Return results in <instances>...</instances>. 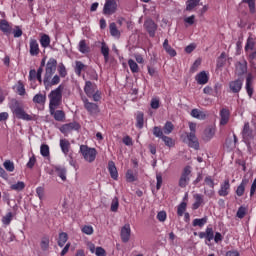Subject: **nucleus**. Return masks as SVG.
<instances>
[{"label":"nucleus","mask_w":256,"mask_h":256,"mask_svg":"<svg viewBox=\"0 0 256 256\" xmlns=\"http://www.w3.org/2000/svg\"><path fill=\"white\" fill-rule=\"evenodd\" d=\"M199 239H205V245H211L210 243L213 241L215 243H221L223 241V235L221 232H216L213 230V227H207L205 232L198 233Z\"/></svg>","instance_id":"f257e3e1"},{"label":"nucleus","mask_w":256,"mask_h":256,"mask_svg":"<svg viewBox=\"0 0 256 256\" xmlns=\"http://www.w3.org/2000/svg\"><path fill=\"white\" fill-rule=\"evenodd\" d=\"M10 109L13 115L16 117V119H21L22 121H33V116L25 112L23 104H21L19 101L15 100L11 104Z\"/></svg>","instance_id":"f03ea898"},{"label":"nucleus","mask_w":256,"mask_h":256,"mask_svg":"<svg viewBox=\"0 0 256 256\" xmlns=\"http://www.w3.org/2000/svg\"><path fill=\"white\" fill-rule=\"evenodd\" d=\"M49 109L59 107L63 103V85H59L48 94Z\"/></svg>","instance_id":"7ed1b4c3"},{"label":"nucleus","mask_w":256,"mask_h":256,"mask_svg":"<svg viewBox=\"0 0 256 256\" xmlns=\"http://www.w3.org/2000/svg\"><path fill=\"white\" fill-rule=\"evenodd\" d=\"M80 153L88 163H93L97 159V149L90 148L87 145L80 146Z\"/></svg>","instance_id":"20e7f679"},{"label":"nucleus","mask_w":256,"mask_h":256,"mask_svg":"<svg viewBox=\"0 0 256 256\" xmlns=\"http://www.w3.org/2000/svg\"><path fill=\"white\" fill-rule=\"evenodd\" d=\"M61 83V77L57 74H44L43 85L46 91H49L55 85H59Z\"/></svg>","instance_id":"39448f33"},{"label":"nucleus","mask_w":256,"mask_h":256,"mask_svg":"<svg viewBox=\"0 0 256 256\" xmlns=\"http://www.w3.org/2000/svg\"><path fill=\"white\" fill-rule=\"evenodd\" d=\"M241 133L244 143L247 145V147H251V141L255 139V135L253 134V129L251 128L249 122L244 123Z\"/></svg>","instance_id":"423d86ee"},{"label":"nucleus","mask_w":256,"mask_h":256,"mask_svg":"<svg viewBox=\"0 0 256 256\" xmlns=\"http://www.w3.org/2000/svg\"><path fill=\"white\" fill-rule=\"evenodd\" d=\"M81 129V124H79L77 121H73L67 124H63L60 128L59 131L60 133H63L65 137L69 135V133H72V131H79Z\"/></svg>","instance_id":"0eeeda50"},{"label":"nucleus","mask_w":256,"mask_h":256,"mask_svg":"<svg viewBox=\"0 0 256 256\" xmlns=\"http://www.w3.org/2000/svg\"><path fill=\"white\" fill-rule=\"evenodd\" d=\"M117 7V0H105L103 15H115V13H117Z\"/></svg>","instance_id":"6e6552de"},{"label":"nucleus","mask_w":256,"mask_h":256,"mask_svg":"<svg viewBox=\"0 0 256 256\" xmlns=\"http://www.w3.org/2000/svg\"><path fill=\"white\" fill-rule=\"evenodd\" d=\"M84 108L88 111L89 115H97L99 113V105L89 102V99H82Z\"/></svg>","instance_id":"1a4fd4ad"},{"label":"nucleus","mask_w":256,"mask_h":256,"mask_svg":"<svg viewBox=\"0 0 256 256\" xmlns=\"http://www.w3.org/2000/svg\"><path fill=\"white\" fill-rule=\"evenodd\" d=\"M157 23L152 19H147L144 22V29L147 31L150 37H155V33H157Z\"/></svg>","instance_id":"9d476101"},{"label":"nucleus","mask_w":256,"mask_h":256,"mask_svg":"<svg viewBox=\"0 0 256 256\" xmlns=\"http://www.w3.org/2000/svg\"><path fill=\"white\" fill-rule=\"evenodd\" d=\"M189 175H191V166H186L181 174L179 187H187V184L189 183Z\"/></svg>","instance_id":"9b49d317"},{"label":"nucleus","mask_w":256,"mask_h":256,"mask_svg":"<svg viewBox=\"0 0 256 256\" xmlns=\"http://www.w3.org/2000/svg\"><path fill=\"white\" fill-rule=\"evenodd\" d=\"M56 71H57V59L49 58L45 66L44 75H55Z\"/></svg>","instance_id":"f8f14e48"},{"label":"nucleus","mask_w":256,"mask_h":256,"mask_svg":"<svg viewBox=\"0 0 256 256\" xmlns=\"http://www.w3.org/2000/svg\"><path fill=\"white\" fill-rule=\"evenodd\" d=\"M231 191V183L229 178L225 179L223 183L220 184V189L218 190V195L220 197H227Z\"/></svg>","instance_id":"ddd939ff"},{"label":"nucleus","mask_w":256,"mask_h":256,"mask_svg":"<svg viewBox=\"0 0 256 256\" xmlns=\"http://www.w3.org/2000/svg\"><path fill=\"white\" fill-rule=\"evenodd\" d=\"M229 89L231 93H239L243 89V79L238 78L229 82Z\"/></svg>","instance_id":"4468645a"},{"label":"nucleus","mask_w":256,"mask_h":256,"mask_svg":"<svg viewBox=\"0 0 256 256\" xmlns=\"http://www.w3.org/2000/svg\"><path fill=\"white\" fill-rule=\"evenodd\" d=\"M120 237L122 239V243H129V239H131V225L125 224L122 227Z\"/></svg>","instance_id":"2eb2a0df"},{"label":"nucleus","mask_w":256,"mask_h":256,"mask_svg":"<svg viewBox=\"0 0 256 256\" xmlns=\"http://www.w3.org/2000/svg\"><path fill=\"white\" fill-rule=\"evenodd\" d=\"M29 47H30L29 53L31 57H37V55L41 53V49H39V42H37L36 39H33V38L30 39Z\"/></svg>","instance_id":"dca6fc26"},{"label":"nucleus","mask_w":256,"mask_h":256,"mask_svg":"<svg viewBox=\"0 0 256 256\" xmlns=\"http://www.w3.org/2000/svg\"><path fill=\"white\" fill-rule=\"evenodd\" d=\"M50 115L54 117L55 121L63 122L65 121V111L57 110V107L49 108Z\"/></svg>","instance_id":"f3484780"},{"label":"nucleus","mask_w":256,"mask_h":256,"mask_svg":"<svg viewBox=\"0 0 256 256\" xmlns=\"http://www.w3.org/2000/svg\"><path fill=\"white\" fill-rule=\"evenodd\" d=\"M0 31H2L4 35L9 36L13 33V27L9 24V21L2 19L0 20Z\"/></svg>","instance_id":"a211bd4d"},{"label":"nucleus","mask_w":256,"mask_h":256,"mask_svg":"<svg viewBox=\"0 0 256 256\" xmlns=\"http://www.w3.org/2000/svg\"><path fill=\"white\" fill-rule=\"evenodd\" d=\"M187 139H188V147H191L192 149H195L196 151H198L199 139H197V136L193 133H188Z\"/></svg>","instance_id":"6ab92c4d"},{"label":"nucleus","mask_w":256,"mask_h":256,"mask_svg":"<svg viewBox=\"0 0 256 256\" xmlns=\"http://www.w3.org/2000/svg\"><path fill=\"white\" fill-rule=\"evenodd\" d=\"M231 117V112H229V109L222 108L220 110V125L225 126L227 123H229V119Z\"/></svg>","instance_id":"aec40b11"},{"label":"nucleus","mask_w":256,"mask_h":256,"mask_svg":"<svg viewBox=\"0 0 256 256\" xmlns=\"http://www.w3.org/2000/svg\"><path fill=\"white\" fill-rule=\"evenodd\" d=\"M198 85H207L209 83V74L206 71H201L195 76Z\"/></svg>","instance_id":"412c9836"},{"label":"nucleus","mask_w":256,"mask_h":256,"mask_svg":"<svg viewBox=\"0 0 256 256\" xmlns=\"http://www.w3.org/2000/svg\"><path fill=\"white\" fill-rule=\"evenodd\" d=\"M108 171L111 179H113L114 181H117L119 179V172L117 171V166H115V162H108Z\"/></svg>","instance_id":"4be33fe9"},{"label":"nucleus","mask_w":256,"mask_h":256,"mask_svg":"<svg viewBox=\"0 0 256 256\" xmlns=\"http://www.w3.org/2000/svg\"><path fill=\"white\" fill-rule=\"evenodd\" d=\"M97 90V84L91 82V81H86L85 86H84V92L86 93L87 97L91 98L93 93Z\"/></svg>","instance_id":"5701e85b"},{"label":"nucleus","mask_w":256,"mask_h":256,"mask_svg":"<svg viewBox=\"0 0 256 256\" xmlns=\"http://www.w3.org/2000/svg\"><path fill=\"white\" fill-rule=\"evenodd\" d=\"M235 73L238 75V77L245 75V73H247V61L237 62Z\"/></svg>","instance_id":"b1692460"},{"label":"nucleus","mask_w":256,"mask_h":256,"mask_svg":"<svg viewBox=\"0 0 256 256\" xmlns=\"http://www.w3.org/2000/svg\"><path fill=\"white\" fill-rule=\"evenodd\" d=\"M246 92L249 97H253V74H248L246 77Z\"/></svg>","instance_id":"393cba45"},{"label":"nucleus","mask_w":256,"mask_h":256,"mask_svg":"<svg viewBox=\"0 0 256 256\" xmlns=\"http://www.w3.org/2000/svg\"><path fill=\"white\" fill-rule=\"evenodd\" d=\"M60 148L62 153H64V155H69V151L71 149V142H69V140L67 139H60Z\"/></svg>","instance_id":"a878e982"},{"label":"nucleus","mask_w":256,"mask_h":256,"mask_svg":"<svg viewBox=\"0 0 256 256\" xmlns=\"http://www.w3.org/2000/svg\"><path fill=\"white\" fill-rule=\"evenodd\" d=\"M32 101L36 105H45L47 102V95L38 93L33 97Z\"/></svg>","instance_id":"bb28decb"},{"label":"nucleus","mask_w":256,"mask_h":256,"mask_svg":"<svg viewBox=\"0 0 256 256\" xmlns=\"http://www.w3.org/2000/svg\"><path fill=\"white\" fill-rule=\"evenodd\" d=\"M55 172L62 181H67V168L63 166H55Z\"/></svg>","instance_id":"cd10ccee"},{"label":"nucleus","mask_w":256,"mask_h":256,"mask_svg":"<svg viewBox=\"0 0 256 256\" xmlns=\"http://www.w3.org/2000/svg\"><path fill=\"white\" fill-rule=\"evenodd\" d=\"M144 125H145V114H143V112H137V115H136L137 129H143Z\"/></svg>","instance_id":"c85d7f7f"},{"label":"nucleus","mask_w":256,"mask_h":256,"mask_svg":"<svg viewBox=\"0 0 256 256\" xmlns=\"http://www.w3.org/2000/svg\"><path fill=\"white\" fill-rule=\"evenodd\" d=\"M49 243H51V239L48 235H44L40 241V248L42 251H49Z\"/></svg>","instance_id":"c756f323"},{"label":"nucleus","mask_w":256,"mask_h":256,"mask_svg":"<svg viewBox=\"0 0 256 256\" xmlns=\"http://www.w3.org/2000/svg\"><path fill=\"white\" fill-rule=\"evenodd\" d=\"M195 202L192 204L193 211H197L201 205H203V195L201 194H194Z\"/></svg>","instance_id":"7c9ffc66"},{"label":"nucleus","mask_w":256,"mask_h":256,"mask_svg":"<svg viewBox=\"0 0 256 256\" xmlns=\"http://www.w3.org/2000/svg\"><path fill=\"white\" fill-rule=\"evenodd\" d=\"M109 31L112 37H116V39H119V37H121V32L119 31V29H117V24L115 22L110 23Z\"/></svg>","instance_id":"2f4dec72"},{"label":"nucleus","mask_w":256,"mask_h":256,"mask_svg":"<svg viewBox=\"0 0 256 256\" xmlns=\"http://www.w3.org/2000/svg\"><path fill=\"white\" fill-rule=\"evenodd\" d=\"M40 45L43 49H47L51 45V37L47 34H42L40 37Z\"/></svg>","instance_id":"473e14b6"},{"label":"nucleus","mask_w":256,"mask_h":256,"mask_svg":"<svg viewBox=\"0 0 256 256\" xmlns=\"http://www.w3.org/2000/svg\"><path fill=\"white\" fill-rule=\"evenodd\" d=\"M100 51L104 57L105 63H109V46H107V43L102 42Z\"/></svg>","instance_id":"72a5a7b5"},{"label":"nucleus","mask_w":256,"mask_h":256,"mask_svg":"<svg viewBox=\"0 0 256 256\" xmlns=\"http://www.w3.org/2000/svg\"><path fill=\"white\" fill-rule=\"evenodd\" d=\"M75 65H76L75 68H74L75 74L78 77H81V73L83 71H85V69H87V66L85 64H83V62H81V61H76Z\"/></svg>","instance_id":"f704fd0d"},{"label":"nucleus","mask_w":256,"mask_h":256,"mask_svg":"<svg viewBox=\"0 0 256 256\" xmlns=\"http://www.w3.org/2000/svg\"><path fill=\"white\" fill-rule=\"evenodd\" d=\"M207 221H208L207 216L203 218H196L193 220L192 225L193 227H200V229H202V227H205Z\"/></svg>","instance_id":"c9c22d12"},{"label":"nucleus","mask_w":256,"mask_h":256,"mask_svg":"<svg viewBox=\"0 0 256 256\" xmlns=\"http://www.w3.org/2000/svg\"><path fill=\"white\" fill-rule=\"evenodd\" d=\"M247 183H248L247 179H243L242 182L240 183V185L237 187L236 195L238 197H243V195H245V187H246Z\"/></svg>","instance_id":"e433bc0d"},{"label":"nucleus","mask_w":256,"mask_h":256,"mask_svg":"<svg viewBox=\"0 0 256 256\" xmlns=\"http://www.w3.org/2000/svg\"><path fill=\"white\" fill-rule=\"evenodd\" d=\"M212 137H215V129L214 128H206L204 130V135H203L204 141H211Z\"/></svg>","instance_id":"4c0bfd02"},{"label":"nucleus","mask_w":256,"mask_h":256,"mask_svg":"<svg viewBox=\"0 0 256 256\" xmlns=\"http://www.w3.org/2000/svg\"><path fill=\"white\" fill-rule=\"evenodd\" d=\"M253 49H255V39H253V37H248L244 51L248 53L249 51H253Z\"/></svg>","instance_id":"58836bf2"},{"label":"nucleus","mask_w":256,"mask_h":256,"mask_svg":"<svg viewBox=\"0 0 256 256\" xmlns=\"http://www.w3.org/2000/svg\"><path fill=\"white\" fill-rule=\"evenodd\" d=\"M201 0H187L186 1V11H193L195 7H199Z\"/></svg>","instance_id":"ea45409f"},{"label":"nucleus","mask_w":256,"mask_h":256,"mask_svg":"<svg viewBox=\"0 0 256 256\" xmlns=\"http://www.w3.org/2000/svg\"><path fill=\"white\" fill-rule=\"evenodd\" d=\"M191 117H194V119H206L207 115L203 113V111H200L199 109L195 108L191 111Z\"/></svg>","instance_id":"a19ab883"},{"label":"nucleus","mask_w":256,"mask_h":256,"mask_svg":"<svg viewBox=\"0 0 256 256\" xmlns=\"http://www.w3.org/2000/svg\"><path fill=\"white\" fill-rule=\"evenodd\" d=\"M69 236L65 232H61L58 237V246L65 247V243H67Z\"/></svg>","instance_id":"79ce46f5"},{"label":"nucleus","mask_w":256,"mask_h":256,"mask_svg":"<svg viewBox=\"0 0 256 256\" xmlns=\"http://www.w3.org/2000/svg\"><path fill=\"white\" fill-rule=\"evenodd\" d=\"M173 129H175V125H173V122L171 121H167L163 127L165 135H171V133H173Z\"/></svg>","instance_id":"37998d69"},{"label":"nucleus","mask_w":256,"mask_h":256,"mask_svg":"<svg viewBox=\"0 0 256 256\" xmlns=\"http://www.w3.org/2000/svg\"><path fill=\"white\" fill-rule=\"evenodd\" d=\"M3 167L9 173H13V171H15V163H13V161H11V160L4 161Z\"/></svg>","instance_id":"c03bdc74"},{"label":"nucleus","mask_w":256,"mask_h":256,"mask_svg":"<svg viewBox=\"0 0 256 256\" xmlns=\"http://www.w3.org/2000/svg\"><path fill=\"white\" fill-rule=\"evenodd\" d=\"M10 189L12 191H23V189H25V182L23 181H18L17 183L15 184H12L10 186Z\"/></svg>","instance_id":"a18cd8bd"},{"label":"nucleus","mask_w":256,"mask_h":256,"mask_svg":"<svg viewBox=\"0 0 256 256\" xmlns=\"http://www.w3.org/2000/svg\"><path fill=\"white\" fill-rule=\"evenodd\" d=\"M128 65L132 73H139V65L137 64V62H135V60L129 59Z\"/></svg>","instance_id":"49530a36"},{"label":"nucleus","mask_w":256,"mask_h":256,"mask_svg":"<svg viewBox=\"0 0 256 256\" xmlns=\"http://www.w3.org/2000/svg\"><path fill=\"white\" fill-rule=\"evenodd\" d=\"M226 54L225 52H222L221 55L218 57L217 59V68L218 69H221V67H223L227 61V58H226Z\"/></svg>","instance_id":"de8ad7c7"},{"label":"nucleus","mask_w":256,"mask_h":256,"mask_svg":"<svg viewBox=\"0 0 256 256\" xmlns=\"http://www.w3.org/2000/svg\"><path fill=\"white\" fill-rule=\"evenodd\" d=\"M185 211H187V204H186V202H181L177 207L178 217H183Z\"/></svg>","instance_id":"09e8293b"},{"label":"nucleus","mask_w":256,"mask_h":256,"mask_svg":"<svg viewBox=\"0 0 256 256\" xmlns=\"http://www.w3.org/2000/svg\"><path fill=\"white\" fill-rule=\"evenodd\" d=\"M58 76L62 77V79H65L67 77V68L65 67V64L60 63L58 65Z\"/></svg>","instance_id":"8fccbe9b"},{"label":"nucleus","mask_w":256,"mask_h":256,"mask_svg":"<svg viewBox=\"0 0 256 256\" xmlns=\"http://www.w3.org/2000/svg\"><path fill=\"white\" fill-rule=\"evenodd\" d=\"M16 90H17L18 95H20L21 97H23L27 93L25 91V84H23L22 81H18Z\"/></svg>","instance_id":"3c124183"},{"label":"nucleus","mask_w":256,"mask_h":256,"mask_svg":"<svg viewBox=\"0 0 256 256\" xmlns=\"http://www.w3.org/2000/svg\"><path fill=\"white\" fill-rule=\"evenodd\" d=\"M11 221H13V212H8L5 216L2 217L3 225H11Z\"/></svg>","instance_id":"603ef678"},{"label":"nucleus","mask_w":256,"mask_h":256,"mask_svg":"<svg viewBox=\"0 0 256 256\" xmlns=\"http://www.w3.org/2000/svg\"><path fill=\"white\" fill-rule=\"evenodd\" d=\"M78 50L80 53H89V46H87V42L85 40H81L79 42Z\"/></svg>","instance_id":"864d4df0"},{"label":"nucleus","mask_w":256,"mask_h":256,"mask_svg":"<svg viewBox=\"0 0 256 256\" xmlns=\"http://www.w3.org/2000/svg\"><path fill=\"white\" fill-rule=\"evenodd\" d=\"M126 181L128 183H134V181H137V177H135V174L133 173V170H127L126 172Z\"/></svg>","instance_id":"5fc2aeb1"},{"label":"nucleus","mask_w":256,"mask_h":256,"mask_svg":"<svg viewBox=\"0 0 256 256\" xmlns=\"http://www.w3.org/2000/svg\"><path fill=\"white\" fill-rule=\"evenodd\" d=\"M40 153H41L42 157H49V155H51V153L49 151V145L42 144L40 147Z\"/></svg>","instance_id":"6e6d98bb"},{"label":"nucleus","mask_w":256,"mask_h":256,"mask_svg":"<svg viewBox=\"0 0 256 256\" xmlns=\"http://www.w3.org/2000/svg\"><path fill=\"white\" fill-rule=\"evenodd\" d=\"M245 215H247V208L245 206H240L236 213V217H238V219H243Z\"/></svg>","instance_id":"4d7b16f0"},{"label":"nucleus","mask_w":256,"mask_h":256,"mask_svg":"<svg viewBox=\"0 0 256 256\" xmlns=\"http://www.w3.org/2000/svg\"><path fill=\"white\" fill-rule=\"evenodd\" d=\"M163 130L161 129V127H159V126H155L154 128H153V135H154V137H158L159 139H162V138H164L165 137V135H163Z\"/></svg>","instance_id":"13d9d810"},{"label":"nucleus","mask_w":256,"mask_h":256,"mask_svg":"<svg viewBox=\"0 0 256 256\" xmlns=\"http://www.w3.org/2000/svg\"><path fill=\"white\" fill-rule=\"evenodd\" d=\"M242 3H246L249 7L250 13L255 14V0H242Z\"/></svg>","instance_id":"bf43d9fd"},{"label":"nucleus","mask_w":256,"mask_h":256,"mask_svg":"<svg viewBox=\"0 0 256 256\" xmlns=\"http://www.w3.org/2000/svg\"><path fill=\"white\" fill-rule=\"evenodd\" d=\"M161 139L165 143L166 147H175V142L173 141V138L169 136H164Z\"/></svg>","instance_id":"052dcab7"},{"label":"nucleus","mask_w":256,"mask_h":256,"mask_svg":"<svg viewBox=\"0 0 256 256\" xmlns=\"http://www.w3.org/2000/svg\"><path fill=\"white\" fill-rule=\"evenodd\" d=\"M118 210H119V198L114 197L111 203V211L113 213H117Z\"/></svg>","instance_id":"680f3d73"},{"label":"nucleus","mask_w":256,"mask_h":256,"mask_svg":"<svg viewBox=\"0 0 256 256\" xmlns=\"http://www.w3.org/2000/svg\"><path fill=\"white\" fill-rule=\"evenodd\" d=\"M223 85H221V83H216L214 85V89H213V97H219L221 95V89H222Z\"/></svg>","instance_id":"e2e57ef3"},{"label":"nucleus","mask_w":256,"mask_h":256,"mask_svg":"<svg viewBox=\"0 0 256 256\" xmlns=\"http://www.w3.org/2000/svg\"><path fill=\"white\" fill-rule=\"evenodd\" d=\"M82 233H84L85 235H93V226L91 225H85L82 227L81 229Z\"/></svg>","instance_id":"0e129e2a"},{"label":"nucleus","mask_w":256,"mask_h":256,"mask_svg":"<svg viewBox=\"0 0 256 256\" xmlns=\"http://www.w3.org/2000/svg\"><path fill=\"white\" fill-rule=\"evenodd\" d=\"M36 195H38L40 201H43L45 199V188L39 186L36 188Z\"/></svg>","instance_id":"69168bd1"},{"label":"nucleus","mask_w":256,"mask_h":256,"mask_svg":"<svg viewBox=\"0 0 256 256\" xmlns=\"http://www.w3.org/2000/svg\"><path fill=\"white\" fill-rule=\"evenodd\" d=\"M157 219L158 221H160V223H165V221H167V212L165 211L158 212Z\"/></svg>","instance_id":"338daca9"},{"label":"nucleus","mask_w":256,"mask_h":256,"mask_svg":"<svg viewBox=\"0 0 256 256\" xmlns=\"http://www.w3.org/2000/svg\"><path fill=\"white\" fill-rule=\"evenodd\" d=\"M95 255L96 256H107V252L103 249V247H96Z\"/></svg>","instance_id":"774afa93"}]
</instances>
